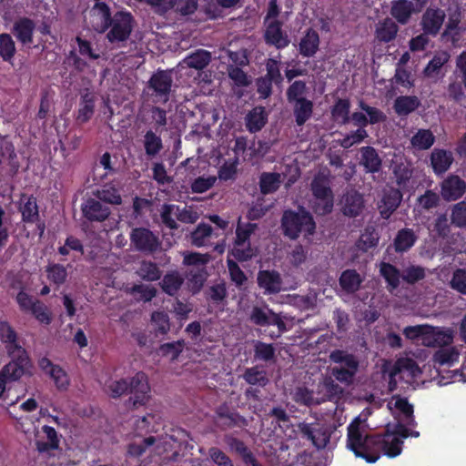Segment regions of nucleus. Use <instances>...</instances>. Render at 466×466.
<instances>
[{
  "instance_id": "obj_1",
  "label": "nucleus",
  "mask_w": 466,
  "mask_h": 466,
  "mask_svg": "<svg viewBox=\"0 0 466 466\" xmlns=\"http://www.w3.org/2000/svg\"><path fill=\"white\" fill-rule=\"evenodd\" d=\"M347 447L369 463L377 461L380 452L390 458L401 453L400 443L390 430H386L382 436H371L366 420L360 417L355 418L348 427Z\"/></svg>"
},
{
  "instance_id": "obj_2",
  "label": "nucleus",
  "mask_w": 466,
  "mask_h": 466,
  "mask_svg": "<svg viewBox=\"0 0 466 466\" xmlns=\"http://www.w3.org/2000/svg\"><path fill=\"white\" fill-rule=\"evenodd\" d=\"M130 387V397L127 402L128 409L137 410L149 401L150 388L145 373H137L128 383L126 380H109L105 384V391L112 398L120 397Z\"/></svg>"
},
{
  "instance_id": "obj_3",
  "label": "nucleus",
  "mask_w": 466,
  "mask_h": 466,
  "mask_svg": "<svg viewBox=\"0 0 466 466\" xmlns=\"http://www.w3.org/2000/svg\"><path fill=\"white\" fill-rule=\"evenodd\" d=\"M152 420L153 417L150 415L144 416L137 422L136 434L127 448V453L134 457H138L146 451H150L155 455H162L167 451V446H170V441L167 440L160 441L155 437H143V431L147 432L149 422L148 420Z\"/></svg>"
},
{
  "instance_id": "obj_4",
  "label": "nucleus",
  "mask_w": 466,
  "mask_h": 466,
  "mask_svg": "<svg viewBox=\"0 0 466 466\" xmlns=\"http://www.w3.org/2000/svg\"><path fill=\"white\" fill-rule=\"evenodd\" d=\"M282 226L285 234L293 239L299 235L308 238L314 234L316 228L311 215L303 208L298 211H286L282 218Z\"/></svg>"
},
{
  "instance_id": "obj_5",
  "label": "nucleus",
  "mask_w": 466,
  "mask_h": 466,
  "mask_svg": "<svg viewBox=\"0 0 466 466\" xmlns=\"http://www.w3.org/2000/svg\"><path fill=\"white\" fill-rule=\"evenodd\" d=\"M311 190L313 198L311 207L319 215L330 213L333 208V194L329 187V175L326 171L318 174L312 183Z\"/></svg>"
},
{
  "instance_id": "obj_6",
  "label": "nucleus",
  "mask_w": 466,
  "mask_h": 466,
  "mask_svg": "<svg viewBox=\"0 0 466 466\" xmlns=\"http://www.w3.org/2000/svg\"><path fill=\"white\" fill-rule=\"evenodd\" d=\"M30 420L25 418L19 422V428L24 431L27 440L34 442L39 451H46L49 449L58 447V438L54 428L44 426L41 431L34 424H29Z\"/></svg>"
},
{
  "instance_id": "obj_7",
  "label": "nucleus",
  "mask_w": 466,
  "mask_h": 466,
  "mask_svg": "<svg viewBox=\"0 0 466 466\" xmlns=\"http://www.w3.org/2000/svg\"><path fill=\"white\" fill-rule=\"evenodd\" d=\"M0 340L11 358L10 361L22 362L23 360L25 364H31L26 351L19 343L17 333L5 320H0Z\"/></svg>"
},
{
  "instance_id": "obj_8",
  "label": "nucleus",
  "mask_w": 466,
  "mask_h": 466,
  "mask_svg": "<svg viewBox=\"0 0 466 466\" xmlns=\"http://www.w3.org/2000/svg\"><path fill=\"white\" fill-rule=\"evenodd\" d=\"M339 391V387L334 384L331 379H325L323 382L319 385V391L317 394L305 388H299L294 392L293 398L297 402L305 405H313L325 401Z\"/></svg>"
},
{
  "instance_id": "obj_9",
  "label": "nucleus",
  "mask_w": 466,
  "mask_h": 466,
  "mask_svg": "<svg viewBox=\"0 0 466 466\" xmlns=\"http://www.w3.org/2000/svg\"><path fill=\"white\" fill-rule=\"evenodd\" d=\"M198 213L192 208H180L175 204L165 205L162 208L161 218L164 224L170 228H177V220L184 223H194L198 219Z\"/></svg>"
},
{
  "instance_id": "obj_10",
  "label": "nucleus",
  "mask_w": 466,
  "mask_h": 466,
  "mask_svg": "<svg viewBox=\"0 0 466 466\" xmlns=\"http://www.w3.org/2000/svg\"><path fill=\"white\" fill-rule=\"evenodd\" d=\"M330 359L340 364L339 368L332 370V374L336 380L347 384L350 383L358 369V362L355 358L343 351L336 350L330 354Z\"/></svg>"
},
{
  "instance_id": "obj_11",
  "label": "nucleus",
  "mask_w": 466,
  "mask_h": 466,
  "mask_svg": "<svg viewBox=\"0 0 466 466\" xmlns=\"http://www.w3.org/2000/svg\"><path fill=\"white\" fill-rule=\"evenodd\" d=\"M255 225L247 224L238 225L236 229V240L231 250V255L238 260H248L257 254V249L250 247L248 242L250 234L253 232Z\"/></svg>"
},
{
  "instance_id": "obj_12",
  "label": "nucleus",
  "mask_w": 466,
  "mask_h": 466,
  "mask_svg": "<svg viewBox=\"0 0 466 466\" xmlns=\"http://www.w3.org/2000/svg\"><path fill=\"white\" fill-rule=\"evenodd\" d=\"M385 372L389 374L390 383L396 382V377L411 383L413 380L417 379L421 370L417 363L410 358H400L390 369L386 368Z\"/></svg>"
},
{
  "instance_id": "obj_13",
  "label": "nucleus",
  "mask_w": 466,
  "mask_h": 466,
  "mask_svg": "<svg viewBox=\"0 0 466 466\" xmlns=\"http://www.w3.org/2000/svg\"><path fill=\"white\" fill-rule=\"evenodd\" d=\"M31 364L25 362L9 361L0 370V399L5 397L6 392V384L8 382L17 381L22 377L31 373Z\"/></svg>"
},
{
  "instance_id": "obj_14",
  "label": "nucleus",
  "mask_w": 466,
  "mask_h": 466,
  "mask_svg": "<svg viewBox=\"0 0 466 466\" xmlns=\"http://www.w3.org/2000/svg\"><path fill=\"white\" fill-rule=\"evenodd\" d=\"M132 27V16L129 13H116L111 20L107 39L111 43L125 41L128 38Z\"/></svg>"
},
{
  "instance_id": "obj_15",
  "label": "nucleus",
  "mask_w": 466,
  "mask_h": 466,
  "mask_svg": "<svg viewBox=\"0 0 466 466\" xmlns=\"http://www.w3.org/2000/svg\"><path fill=\"white\" fill-rule=\"evenodd\" d=\"M387 407L393 417L398 420L396 423H402L416 426L413 417V406L409 403L406 398L393 396L388 401Z\"/></svg>"
},
{
  "instance_id": "obj_16",
  "label": "nucleus",
  "mask_w": 466,
  "mask_h": 466,
  "mask_svg": "<svg viewBox=\"0 0 466 466\" xmlns=\"http://www.w3.org/2000/svg\"><path fill=\"white\" fill-rule=\"evenodd\" d=\"M424 346L429 348L441 349L453 343L455 331L451 328L434 327L429 325L428 333Z\"/></svg>"
},
{
  "instance_id": "obj_17",
  "label": "nucleus",
  "mask_w": 466,
  "mask_h": 466,
  "mask_svg": "<svg viewBox=\"0 0 466 466\" xmlns=\"http://www.w3.org/2000/svg\"><path fill=\"white\" fill-rule=\"evenodd\" d=\"M172 76L167 71H158L149 80V87L157 101L167 102L172 86Z\"/></svg>"
},
{
  "instance_id": "obj_18",
  "label": "nucleus",
  "mask_w": 466,
  "mask_h": 466,
  "mask_svg": "<svg viewBox=\"0 0 466 466\" xmlns=\"http://www.w3.org/2000/svg\"><path fill=\"white\" fill-rule=\"evenodd\" d=\"M462 346L452 344L438 349L433 356L432 362L435 368H450L459 362Z\"/></svg>"
},
{
  "instance_id": "obj_19",
  "label": "nucleus",
  "mask_w": 466,
  "mask_h": 466,
  "mask_svg": "<svg viewBox=\"0 0 466 466\" xmlns=\"http://www.w3.org/2000/svg\"><path fill=\"white\" fill-rule=\"evenodd\" d=\"M38 365L41 370L53 380L56 387L59 390H66L68 388V375L61 367L53 364L47 358H42Z\"/></svg>"
},
{
  "instance_id": "obj_20",
  "label": "nucleus",
  "mask_w": 466,
  "mask_h": 466,
  "mask_svg": "<svg viewBox=\"0 0 466 466\" xmlns=\"http://www.w3.org/2000/svg\"><path fill=\"white\" fill-rule=\"evenodd\" d=\"M250 320L260 326L277 325L279 330H284V322L281 318L275 314L268 306L254 307L250 313Z\"/></svg>"
},
{
  "instance_id": "obj_21",
  "label": "nucleus",
  "mask_w": 466,
  "mask_h": 466,
  "mask_svg": "<svg viewBox=\"0 0 466 466\" xmlns=\"http://www.w3.org/2000/svg\"><path fill=\"white\" fill-rule=\"evenodd\" d=\"M466 191V183L458 176H449L441 183V196L447 201L456 200Z\"/></svg>"
},
{
  "instance_id": "obj_22",
  "label": "nucleus",
  "mask_w": 466,
  "mask_h": 466,
  "mask_svg": "<svg viewBox=\"0 0 466 466\" xmlns=\"http://www.w3.org/2000/svg\"><path fill=\"white\" fill-rule=\"evenodd\" d=\"M445 13L437 8H428L421 20L425 34L436 35L444 22Z\"/></svg>"
},
{
  "instance_id": "obj_23",
  "label": "nucleus",
  "mask_w": 466,
  "mask_h": 466,
  "mask_svg": "<svg viewBox=\"0 0 466 466\" xmlns=\"http://www.w3.org/2000/svg\"><path fill=\"white\" fill-rule=\"evenodd\" d=\"M131 242L137 249L144 251H153L158 246L157 238L146 228L134 229Z\"/></svg>"
},
{
  "instance_id": "obj_24",
  "label": "nucleus",
  "mask_w": 466,
  "mask_h": 466,
  "mask_svg": "<svg viewBox=\"0 0 466 466\" xmlns=\"http://www.w3.org/2000/svg\"><path fill=\"white\" fill-rule=\"evenodd\" d=\"M391 168L396 177L398 185L401 187H405L407 182L412 176V169L410 164L400 155H394L391 160Z\"/></svg>"
},
{
  "instance_id": "obj_25",
  "label": "nucleus",
  "mask_w": 466,
  "mask_h": 466,
  "mask_svg": "<svg viewBox=\"0 0 466 466\" xmlns=\"http://www.w3.org/2000/svg\"><path fill=\"white\" fill-rule=\"evenodd\" d=\"M266 23L265 39L267 43L275 46L277 48L286 47L289 40L281 30V25L278 20Z\"/></svg>"
},
{
  "instance_id": "obj_26",
  "label": "nucleus",
  "mask_w": 466,
  "mask_h": 466,
  "mask_svg": "<svg viewBox=\"0 0 466 466\" xmlns=\"http://www.w3.org/2000/svg\"><path fill=\"white\" fill-rule=\"evenodd\" d=\"M82 212L85 218L92 221H104L110 214V210L107 207L93 198L87 199L84 203Z\"/></svg>"
},
{
  "instance_id": "obj_27",
  "label": "nucleus",
  "mask_w": 466,
  "mask_h": 466,
  "mask_svg": "<svg viewBox=\"0 0 466 466\" xmlns=\"http://www.w3.org/2000/svg\"><path fill=\"white\" fill-rule=\"evenodd\" d=\"M401 198L402 195L399 190L393 188L386 190L379 204L380 215L384 218H388L399 207Z\"/></svg>"
},
{
  "instance_id": "obj_28",
  "label": "nucleus",
  "mask_w": 466,
  "mask_h": 466,
  "mask_svg": "<svg viewBox=\"0 0 466 466\" xmlns=\"http://www.w3.org/2000/svg\"><path fill=\"white\" fill-rule=\"evenodd\" d=\"M109 8L105 3H96L91 10V23L97 32H104L109 25Z\"/></svg>"
},
{
  "instance_id": "obj_29",
  "label": "nucleus",
  "mask_w": 466,
  "mask_h": 466,
  "mask_svg": "<svg viewBox=\"0 0 466 466\" xmlns=\"http://www.w3.org/2000/svg\"><path fill=\"white\" fill-rule=\"evenodd\" d=\"M418 13V9L409 0H397L392 2L390 14L400 24L408 23L412 14Z\"/></svg>"
},
{
  "instance_id": "obj_30",
  "label": "nucleus",
  "mask_w": 466,
  "mask_h": 466,
  "mask_svg": "<svg viewBox=\"0 0 466 466\" xmlns=\"http://www.w3.org/2000/svg\"><path fill=\"white\" fill-rule=\"evenodd\" d=\"M258 282L266 293H277L281 290V279L278 272L260 271L258 276Z\"/></svg>"
},
{
  "instance_id": "obj_31",
  "label": "nucleus",
  "mask_w": 466,
  "mask_h": 466,
  "mask_svg": "<svg viewBox=\"0 0 466 466\" xmlns=\"http://www.w3.org/2000/svg\"><path fill=\"white\" fill-rule=\"evenodd\" d=\"M341 203L344 215L349 217L358 216L363 208L362 197L355 191L346 194Z\"/></svg>"
},
{
  "instance_id": "obj_32",
  "label": "nucleus",
  "mask_w": 466,
  "mask_h": 466,
  "mask_svg": "<svg viewBox=\"0 0 466 466\" xmlns=\"http://www.w3.org/2000/svg\"><path fill=\"white\" fill-rule=\"evenodd\" d=\"M431 166L436 174H442L451 167L453 157L449 151L434 149L431 156Z\"/></svg>"
},
{
  "instance_id": "obj_33",
  "label": "nucleus",
  "mask_w": 466,
  "mask_h": 466,
  "mask_svg": "<svg viewBox=\"0 0 466 466\" xmlns=\"http://www.w3.org/2000/svg\"><path fill=\"white\" fill-rule=\"evenodd\" d=\"M299 428L303 436L310 440L317 448L325 447L329 441V434L325 431H322L305 423L299 424Z\"/></svg>"
},
{
  "instance_id": "obj_34",
  "label": "nucleus",
  "mask_w": 466,
  "mask_h": 466,
  "mask_svg": "<svg viewBox=\"0 0 466 466\" xmlns=\"http://www.w3.org/2000/svg\"><path fill=\"white\" fill-rule=\"evenodd\" d=\"M34 29L35 25L32 20L22 18L14 24L13 33L21 43L31 44Z\"/></svg>"
},
{
  "instance_id": "obj_35",
  "label": "nucleus",
  "mask_w": 466,
  "mask_h": 466,
  "mask_svg": "<svg viewBox=\"0 0 466 466\" xmlns=\"http://www.w3.org/2000/svg\"><path fill=\"white\" fill-rule=\"evenodd\" d=\"M210 61V54L206 50H198L187 56L180 64L182 68L190 67L195 69L204 68Z\"/></svg>"
},
{
  "instance_id": "obj_36",
  "label": "nucleus",
  "mask_w": 466,
  "mask_h": 466,
  "mask_svg": "<svg viewBox=\"0 0 466 466\" xmlns=\"http://www.w3.org/2000/svg\"><path fill=\"white\" fill-rule=\"evenodd\" d=\"M361 161L367 171L374 173L378 172L381 166V160L376 150L371 147H364L360 149Z\"/></svg>"
},
{
  "instance_id": "obj_37",
  "label": "nucleus",
  "mask_w": 466,
  "mask_h": 466,
  "mask_svg": "<svg viewBox=\"0 0 466 466\" xmlns=\"http://www.w3.org/2000/svg\"><path fill=\"white\" fill-rule=\"evenodd\" d=\"M450 55L445 51L437 53L424 69L427 77L437 78L441 67L449 61Z\"/></svg>"
},
{
  "instance_id": "obj_38",
  "label": "nucleus",
  "mask_w": 466,
  "mask_h": 466,
  "mask_svg": "<svg viewBox=\"0 0 466 466\" xmlns=\"http://www.w3.org/2000/svg\"><path fill=\"white\" fill-rule=\"evenodd\" d=\"M435 141L433 133L429 129H419L411 137L410 144L417 150L429 149Z\"/></svg>"
},
{
  "instance_id": "obj_39",
  "label": "nucleus",
  "mask_w": 466,
  "mask_h": 466,
  "mask_svg": "<svg viewBox=\"0 0 466 466\" xmlns=\"http://www.w3.org/2000/svg\"><path fill=\"white\" fill-rule=\"evenodd\" d=\"M398 26L390 18H386L378 23L376 26V37L383 42L391 41L397 35Z\"/></svg>"
},
{
  "instance_id": "obj_40",
  "label": "nucleus",
  "mask_w": 466,
  "mask_h": 466,
  "mask_svg": "<svg viewBox=\"0 0 466 466\" xmlns=\"http://www.w3.org/2000/svg\"><path fill=\"white\" fill-rule=\"evenodd\" d=\"M319 44V35L313 30H309L300 40L299 51L305 56H311L317 52Z\"/></svg>"
},
{
  "instance_id": "obj_41",
  "label": "nucleus",
  "mask_w": 466,
  "mask_h": 466,
  "mask_svg": "<svg viewBox=\"0 0 466 466\" xmlns=\"http://www.w3.org/2000/svg\"><path fill=\"white\" fill-rule=\"evenodd\" d=\"M416 241L414 232L410 228L400 230L394 239V248L397 252H404L410 249Z\"/></svg>"
},
{
  "instance_id": "obj_42",
  "label": "nucleus",
  "mask_w": 466,
  "mask_h": 466,
  "mask_svg": "<svg viewBox=\"0 0 466 466\" xmlns=\"http://www.w3.org/2000/svg\"><path fill=\"white\" fill-rule=\"evenodd\" d=\"M95 196L104 202L111 205H120L122 198L116 187L112 184H106L102 188L95 192Z\"/></svg>"
},
{
  "instance_id": "obj_43",
  "label": "nucleus",
  "mask_w": 466,
  "mask_h": 466,
  "mask_svg": "<svg viewBox=\"0 0 466 466\" xmlns=\"http://www.w3.org/2000/svg\"><path fill=\"white\" fill-rule=\"evenodd\" d=\"M20 210L25 221L34 222L38 218L37 205L32 197L23 196L21 198Z\"/></svg>"
},
{
  "instance_id": "obj_44",
  "label": "nucleus",
  "mask_w": 466,
  "mask_h": 466,
  "mask_svg": "<svg viewBox=\"0 0 466 466\" xmlns=\"http://www.w3.org/2000/svg\"><path fill=\"white\" fill-rule=\"evenodd\" d=\"M420 105L416 96H400L395 100L394 108L398 115L406 116L413 112Z\"/></svg>"
},
{
  "instance_id": "obj_45",
  "label": "nucleus",
  "mask_w": 466,
  "mask_h": 466,
  "mask_svg": "<svg viewBox=\"0 0 466 466\" xmlns=\"http://www.w3.org/2000/svg\"><path fill=\"white\" fill-rule=\"evenodd\" d=\"M380 272L388 283L390 290L397 289L400 285V271L389 263H380Z\"/></svg>"
},
{
  "instance_id": "obj_46",
  "label": "nucleus",
  "mask_w": 466,
  "mask_h": 466,
  "mask_svg": "<svg viewBox=\"0 0 466 466\" xmlns=\"http://www.w3.org/2000/svg\"><path fill=\"white\" fill-rule=\"evenodd\" d=\"M267 120L266 113L263 107H255L247 116V127L249 131L256 132L265 125Z\"/></svg>"
},
{
  "instance_id": "obj_47",
  "label": "nucleus",
  "mask_w": 466,
  "mask_h": 466,
  "mask_svg": "<svg viewBox=\"0 0 466 466\" xmlns=\"http://www.w3.org/2000/svg\"><path fill=\"white\" fill-rule=\"evenodd\" d=\"M281 175L279 173H264L260 177V188L262 193L268 194L276 191L281 183Z\"/></svg>"
},
{
  "instance_id": "obj_48",
  "label": "nucleus",
  "mask_w": 466,
  "mask_h": 466,
  "mask_svg": "<svg viewBox=\"0 0 466 466\" xmlns=\"http://www.w3.org/2000/svg\"><path fill=\"white\" fill-rule=\"evenodd\" d=\"M312 103L307 99H299L296 102L294 112L298 125H303L312 114Z\"/></svg>"
},
{
  "instance_id": "obj_49",
  "label": "nucleus",
  "mask_w": 466,
  "mask_h": 466,
  "mask_svg": "<svg viewBox=\"0 0 466 466\" xmlns=\"http://www.w3.org/2000/svg\"><path fill=\"white\" fill-rule=\"evenodd\" d=\"M361 281L360 276L355 270L344 271L339 279L341 287L350 292L357 290Z\"/></svg>"
},
{
  "instance_id": "obj_50",
  "label": "nucleus",
  "mask_w": 466,
  "mask_h": 466,
  "mask_svg": "<svg viewBox=\"0 0 466 466\" xmlns=\"http://www.w3.org/2000/svg\"><path fill=\"white\" fill-rule=\"evenodd\" d=\"M407 424L402 423H394L388 424L386 430H390L392 434L397 438L398 442L400 443V449L402 450L403 440L407 437H414L418 438L420 436V432L417 431H409L407 428Z\"/></svg>"
},
{
  "instance_id": "obj_51",
  "label": "nucleus",
  "mask_w": 466,
  "mask_h": 466,
  "mask_svg": "<svg viewBox=\"0 0 466 466\" xmlns=\"http://www.w3.org/2000/svg\"><path fill=\"white\" fill-rule=\"evenodd\" d=\"M211 236V227L207 224H199L191 235V242L197 247H202L208 243Z\"/></svg>"
},
{
  "instance_id": "obj_52",
  "label": "nucleus",
  "mask_w": 466,
  "mask_h": 466,
  "mask_svg": "<svg viewBox=\"0 0 466 466\" xmlns=\"http://www.w3.org/2000/svg\"><path fill=\"white\" fill-rule=\"evenodd\" d=\"M182 283L183 278L177 272L174 271L164 277L161 286L166 293L174 295L179 289Z\"/></svg>"
},
{
  "instance_id": "obj_53",
  "label": "nucleus",
  "mask_w": 466,
  "mask_h": 466,
  "mask_svg": "<svg viewBox=\"0 0 466 466\" xmlns=\"http://www.w3.org/2000/svg\"><path fill=\"white\" fill-rule=\"evenodd\" d=\"M428 324L408 326L403 329V334L408 339L420 340L421 344L424 346L428 335Z\"/></svg>"
},
{
  "instance_id": "obj_54",
  "label": "nucleus",
  "mask_w": 466,
  "mask_h": 466,
  "mask_svg": "<svg viewBox=\"0 0 466 466\" xmlns=\"http://www.w3.org/2000/svg\"><path fill=\"white\" fill-rule=\"evenodd\" d=\"M140 278L147 281L157 280L161 276V271L155 263L143 261L137 269Z\"/></svg>"
},
{
  "instance_id": "obj_55",
  "label": "nucleus",
  "mask_w": 466,
  "mask_h": 466,
  "mask_svg": "<svg viewBox=\"0 0 466 466\" xmlns=\"http://www.w3.org/2000/svg\"><path fill=\"white\" fill-rule=\"evenodd\" d=\"M15 52V42L8 34L0 35V56L5 61H9Z\"/></svg>"
},
{
  "instance_id": "obj_56",
  "label": "nucleus",
  "mask_w": 466,
  "mask_h": 466,
  "mask_svg": "<svg viewBox=\"0 0 466 466\" xmlns=\"http://www.w3.org/2000/svg\"><path fill=\"white\" fill-rule=\"evenodd\" d=\"M145 149L149 156L157 155L162 148L161 138L152 131H147L145 135Z\"/></svg>"
},
{
  "instance_id": "obj_57",
  "label": "nucleus",
  "mask_w": 466,
  "mask_h": 466,
  "mask_svg": "<svg viewBox=\"0 0 466 466\" xmlns=\"http://www.w3.org/2000/svg\"><path fill=\"white\" fill-rule=\"evenodd\" d=\"M94 113V100L89 95H86L83 97V101L80 104L78 110L77 120L81 123L88 121Z\"/></svg>"
},
{
  "instance_id": "obj_58",
  "label": "nucleus",
  "mask_w": 466,
  "mask_h": 466,
  "mask_svg": "<svg viewBox=\"0 0 466 466\" xmlns=\"http://www.w3.org/2000/svg\"><path fill=\"white\" fill-rule=\"evenodd\" d=\"M350 102L345 99H339L332 109L333 118L337 122L347 123L350 119Z\"/></svg>"
},
{
  "instance_id": "obj_59",
  "label": "nucleus",
  "mask_w": 466,
  "mask_h": 466,
  "mask_svg": "<svg viewBox=\"0 0 466 466\" xmlns=\"http://www.w3.org/2000/svg\"><path fill=\"white\" fill-rule=\"evenodd\" d=\"M379 241V235L373 228H367L361 234L358 247L362 250H367L370 248L375 247Z\"/></svg>"
},
{
  "instance_id": "obj_60",
  "label": "nucleus",
  "mask_w": 466,
  "mask_h": 466,
  "mask_svg": "<svg viewBox=\"0 0 466 466\" xmlns=\"http://www.w3.org/2000/svg\"><path fill=\"white\" fill-rule=\"evenodd\" d=\"M157 290L150 285H136L131 289V294H133L137 299L149 301L156 296Z\"/></svg>"
},
{
  "instance_id": "obj_61",
  "label": "nucleus",
  "mask_w": 466,
  "mask_h": 466,
  "mask_svg": "<svg viewBox=\"0 0 466 466\" xmlns=\"http://www.w3.org/2000/svg\"><path fill=\"white\" fill-rule=\"evenodd\" d=\"M46 273L48 279L58 285L64 283L67 277L66 268L57 264L50 265Z\"/></svg>"
},
{
  "instance_id": "obj_62",
  "label": "nucleus",
  "mask_w": 466,
  "mask_h": 466,
  "mask_svg": "<svg viewBox=\"0 0 466 466\" xmlns=\"http://www.w3.org/2000/svg\"><path fill=\"white\" fill-rule=\"evenodd\" d=\"M151 321L155 329L165 334L169 330V319L167 313L162 311H155L152 313Z\"/></svg>"
},
{
  "instance_id": "obj_63",
  "label": "nucleus",
  "mask_w": 466,
  "mask_h": 466,
  "mask_svg": "<svg viewBox=\"0 0 466 466\" xmlns=\"http://www.w3.org/2000/svg\"><path fill=\"white\" fill-rule=\"evenodd\" d=\"M451 221L457 227H466V202L454 205L451 212Z\"/></svg>"
},
{
  "instance_id": "obj_64",
  "label": "nucleus",
  "mask_w": 466,
  "mask_h": 466,
  "mask_svg": "<svg viewBox=\"0 0 466 466\" xmlns=\"http://www.w3.org/2000/svg\"><path fill=\"white\" fill-rule=\"evenodd\" d=\"M451 287L463 294L466 295V270L465 269H457L454 271L451 280Z\"/></svg>"
}]
</instances>
